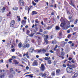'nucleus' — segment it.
<instances>
[{
  "label": "nucleus",
  "mask_w": 78,
  "mask_h": 78,
  "mask_svg": "<svg viewBox=\"0 0 78 78\" xmlns=\"http://www.w3.org/2000/svg\"><path fill=\"white\" fill-rule=\"evenodd\" d=\"M60 21L62 22L60 24V27H61L62 28H64V27H66V24H67V22H66V21L63 20L62 17L61 18L60 20Z\"/></svg>",
  "instance_id": "nucleus-1"
},
{
  "label": "nucleus",
  "mask_w": 78,
  "mask_h": 78,
  "mask_svg": "<svg viewBox=\"0 0 78 78\" xmlns=\"http://www.w3.org/2000/svg\"><path fill=\"white\" fill-rule=\"evenodd\" d=\"M73 70V69L71 68L68 67L66 68V72L69 73H71Z\"/></svg>",
  "instance_id": "nucleus-2"
},
{
  "label": "nucleus",
  "mask_w": 78,
  "mask_h": 78,
  "mask_svg": "<svg viewBox=\"0 0 78 78\" xmlns=\"http://www.w3.org/2000/svg\"><path fill=\"white\" fill-rule=\"evenodd\" d=\"M70 21H67V22L66 25L67 28H68L70 27Z\"/></svg>",
  "instance_id": "nucleus-3"
},
{
  "label": "nucleus",
  "mask_w": 78,
  "mask_h": 78,
  "mask_svg": "<svg viewBox=\"0 0 78 78\" xmlns=\"http://www.w3.org/2000/svg\"><path fill=\"white\" fill-rule=\"evenodd\" d=\"M19 2L21 5L22 6H23L24 5V3H23V0H20L19 1Z\"/></svg>",
  "instance_id": "nucleus-4"
},
{
  "label": "nucleus",
  "mask_w": 78,
  "mask_h": 78,
  "mask_svg": "<svg viewBox=\"0 0 78 78\" xmlns=\"http://www.w3.org/2000/svg\"><path fill=\"white\" fill-rule=\"evenodd\" d=\"M41 66L40 67V69H41L42 71H44L45 70V66L43 64H42Z\"/></svg>",
  "instance_id": "nucleus-5"
},
{
  "label": "nucleus",
  "mask_w": 78,
  "mask_h": 78,
  "mask_svg": "<svg viewBox=\"0 0 78 78\" xmlns=\"http://www.w3.org/2000/svg\"><path fill=\"white\" fill-rule=\"evenodd\" d=\"M37 65V62L35 60L33 62L32 65L33 66H36Z\"/></svg>",
  "instance_id": "nucleus-6"
},
{
  "label": "nucleus",
  "mask_w": 78,
  "mask_h": 78,
  "mask_svg": "<svg viewBox=\"0 0 78 78\" xmlns=\"http://www.w3.org/2000/svg\"><path fill=\"white\" fill-rule=\"evenodd\" d=\"M13 62L15 64H19V62L17 61L16 60H14L13 61Z\"/></svg>",
  "instance_id": "nucleus-7"
},
{
  "label": "nucleus",
  "mask_w": 78,
  "mask_h": 78,
  "mask_svg": "<svg viewBox=\"0 0 78 78\" xmlns=\"http://www.w3.org/2000/svg\"><path fill=\"white\" fill-rule=\"evenodd\" d=\"M10 72L11 73H12L13 74H14V73H15L14 71V69H13V68H10Z\"/></svg>",
  "instance_id": "nucleus-8"
},
{
  "label": "nucleus",
  "mask_w": 78,
  "mask_h": 78,
  "mask_svg": "<svg viewBox=\"0 0 78 78\" xmlns=\"http://www.w3.org/2000/svg\"><path fill=\"white\" fill-rule=\"evenodd\" d=\"M5 10V8L3 7L2 9H0V12H2L3 13L4 12V11Z\"/></svg>",
  "instance_id": "nucleus-9"
},
{
  "label": "nucleus",
  "mask_w": 78,
  "mask_h": 78,
  "mask_svg": "<svg viewBox=\"0 0 78 78\" xmlns=\"http://www.w3.org/2000/svg\"><path fill=\"white\" fill-rule=\"evenodd\" d=\"M48 76V74L47 73H44L42 75V76L43 77H45V76Z\"/></svg>",
  "instance_id": "nucleus-10"
},
{
  "label": "nucleus",
  "mask_w": 78,
  "mask_h": 78,
  "mask_svg": "<svg viewBox=\"0 0 78 78\" xmlns=\"http://www.w3.org/2000/svg\"><path fill=\"white\" fill-rule=\"evenodd\" d=\"M26 20H23L21 22V23L23 25H24L26 23Z\"/></svg>",
  "instance_id": "nucleus-11"
},
{
  "label": "nucleus",
  "mask_w": 78,
  "mask_h": 78,
  "mask_svg": "<svg viewBox=\"0 0 78 78\" xmlns=\"http://www.w3.org/2000/svg\"><path fill=\"white\" fill-rule=\"evenodd\" d=\"M18 46L19 48H21L22 47V43L20 42V43L18 44Z\"/></svg>",
  "instance_id": "nucleus-12"
},
{
  "label": "nucleus",
  "mask_w": 78,
  "mask_h": 78,
  "mask_svg": "<svg viewBox=\"0 0 78 78\" xmlns=\"http://www.w3.org/2000/svg\"><path fill=\"white\" fill-rule=\"evenodd\" d=\"M33 50H34V49H33V48H30V49H29V52H30V53H32Z\"/></svg>",
  "instance_id": "nucleus-13"
},
{
  "label": "nucleus",
  "mask_w": 78,
  "mask_h": 78,
  "mask_svg": "<svg viewBox=\"0 0 78 78\" xmlns=\"http://www.w3.org/2000/svg\"><path fill=\"white\" fill-rule=\"evenodd\" d=\"M34 14H37V12H36V11H33L32 12V16L34 15Z\"/></svg>",
  "instance_id": "nucleus-14"
},
{
  "label": "nucleus",
  "mask_w": 78,
  "mask_h": 78,
  "mask_svg": "<svg viewBox=\"0 0 78 78\" xmlns=\"http://www.w3.org/2000/svg\"><path fill=\"white\" fill-rule=\"evenodd\" d=\"M70 2H71V3L70 4L71 5H72V6H73L74 7L75 6L73 4V1H72V0H70Z\"/></svg>",
  "instance_id": "nucleus-15"
},
{
  "label": "nucleus",
  "mask_w": 78,
  "mask_h": 78,
  "mask_svg": "<svg viewBox=\"0 0 78 78\" xmlns=\"http://www.w3.org/2000/svg\"><path fill=\"white\" fill-rule=\"evenodd\" d=\"M25 9H26V10H28V13H29V11H30V8H29V7H26Z\"/></svg>",
  "instance_id": "nucleus-16"
},
{
  "label": "nucleus",
  "mask_w": 78,
  "mask_h": 78,
  "mask_svg": "<svg viewBox=\"0 0 78 78\" xmlns=\"http://www.w3.org/2000/svg\"><path fill=\"white\" fill-rule=\"evenodd\" d=\"M10 23L14 25V24H15V21L14 20L12 21Z\"/></svg>",
  "instance_id": "nucleus-17"
},
{
  "label": "nucleus",
  "mask_w": 78,
  "mask_h": 78,
  "mask_svg": "<svg viewBox=\"0 0 78 78\" xmlns=\"http://www.w3.org/2000/svg\"><path fill=\"white\" fill-rule=\"evenodd\" d=\"M44 41L46 42V44H47L48 43V40L47 38H44Z\"/></svg>",
  "instance_id": "nucleus-18"
},
{
  "label": "nucleus",
  "mask_w": 78,
  "mask_h": 78,
  "mask_svg": "<svg viewBox=\"0 0 78 78\" xmlns=\"http://www.w3.org/2000/svg\"><path fill=\"white\" fill-rule=\"evenodd\" d=\"M29 41V39L28 38H27L25 41V44H27Z\"/></svg>",
  "instance_id": "nucleus-19"
},
{
  "label": "nucleus",
  "mask_w": 78,
  "mask_h": 78,
  "mask_svg": "<svg viewBox=\"0 0 78 78\" xmlns=\"http://www.w3.org/2000/svg\"><path fill=\"white\" fill-rule=\"evenodd\" d=\"M60 72V69H57L56 71V73L57 74H58Z\"/></svg>",
  "instance_id": "nucleus-20"
},
{
  "label": "nucleus",
  "mask_w": 78,
  "mask_h": 78,
  "mask_svg": "<svg viewBox=\"0 0 78 78\" xmlns=\"http://www.w3.org/2000/svg\"><path fill=\"white\" fill-rule=\"evenodd\" d=\"M55 29L56 30H59L60 29L59 27L58 26L55 27Z\"/></svg>",
  "instance_id": "nucleus-21"
},
{
  "label": "nucleus",
  "mask_w": 78,
  "mask_h": 78,
  "mask_svg": "<svg viewBox=\"0 0 78 78\" xmlns=\"http://www.w3.org/2000/svg\"><path fill=\"white\" fill-rule=\"evenodd\" d=\"M22 60L23 61L25 62V61H27V58H22Z\"/></svg>",
  "instance_id": "nucleus-22"
},
{
  "label": "nucleus",
  "mask_w": 78,
  "mask_h": 78,
  "mask_svg": "<svg viewBox=\"0 0 78 78\" xmlns=\"http://www.w3.org/2000/svg\"><path fill=\"white\" fill-rule=\"evenodd\" d=\"M51 28H52V27L51 26L50 27L48 26V27L47 29V30H50V29H51Z\"/></svg>",
  "instance_id": "nucleus-23"
},
{
  "label": "nucleus",
  "mask_w": 78,
  "mask_h": 78,
  "mask_svg": "<svg viewBox=\"0 0 78 78\" xmlns=\"http://www.w3.org/2000/svg\"><path fill=\"white\" fill-rule=\"evenodd\" d=\"M51 75L52 76H55V72H52L51 73Z\"/></svg>",
  "instance_id": "nucleus-24"
},
{
  "label": "nucleus",
  "mask_w": 78,
  "mask_h": 78,
  "mask_svg": "<svg viewBox=\"0 0 78 78\" xmlns=\"http://www.w3.org/2000/svg\"><path fill=\"white\" fill-rule=\"evenodd\" d=\"M34 33L33 34L31 33V34H29V36L30 37H33V35H34Z\"/></svg>",
  "instance_id": "nucleus-25"
},
{
  "label": "nucleus",
  "mask_w": 78,
  "mask_h": 78,
  "mask_svg": "<svg viewBox=\"0 0 78 78\" xmlns=\"http://www.w3.org/2000/svg\"><path fill=\"white\" fill-rule=\"evenodd\" d=\"M17 18H18V22H20V16H17Z\"/></svg>",
  "instance_id": "nucleus-26"
},
{
  "label": "nucleus",
  "mask_w": 78,
  "mask_h": 78,
  "mask_svg": "<svg viewBox=\"0 0 78 78\" xmlns=\"http://www.w3.org/2000/svg\"><path fill=\"white\" fill-rule=\"evenodd\" d=\"M62 45L63 46V47H64V45H65V42L64 41H62Z\"/></svg>",
  "instance_id": "nucleus-27"
},
{
  "label": "nucleus",
  "mask_w": 78,
  "mask_h": 78,
  "mask_svg": "<svg viewBox=\"0 0 78 78\" xmlns=\"http://www.w3.org/2000/svg\"><path fill=\"white\" fill-rule=\"evenodd\" d=\"M13 10H14V11L17 10V7H15L13 8Z\"/></svg>",
  "instance_id": "nucleus-28"
},
{
  "label": "nucleus",
  "mask_w": 78,
  "mask_h": 78,
  "mask_svg": "<svg viewBox=\"0 0 78 78\" xmlns=\"http://www.w3.org/2000/svg\"><path fill=\"white\" fill-rule=\"evenodd\" d=\"M48 62L49 64H51V60H49L48 61Z\"/></svg>",
  "instance_id": "nucleus-29"
},
{
  "label": "nucleus",
  "mask_w": 78,
  "mask_h": 78,
  "mask_svg": "<svg viewBox=\"0 0 78 78\" xmlns=\"http://www.w3.org/2000/svg\"><path fill=\"white\" fill-rule=\"evenodd\" d=\"M5 76L4 74H2L1 76H0V78H3V77Z\"/></svg>",
  "instance_id": "nucleus-30"
},
{
  "label": "nucleus",
  "mask_w": 78,
  "mask_h": 78,
  "mask_svg": "<svg viewBox=\"0 0 78 78\" xmlns=\"http://www.w3.org/2000/svg\"><path fill=\"white\" fill-rule=\"evenodd\" d=\"M37 51H38V53H41V51H42V49H41L40 50H37Z\"/></svg>",
  "instance_id": "nucleus-31"
},
{
  "label": "nucleus",
  "mask_w": 78,
  "mask_h": 78,
  "mask_svg": "<svg viewBox=\"0 0 78 78\" xmlns=\"http://www.w3.org/2000/svg\"><path fill=\"white\" fill-rule=\"evenodd\" d=\"M14 26V25L13 24H11V23H10V27H13Z\"/></svg>",
  "instance_id": "nucleus-32"
},
{
  "label": "nucleus",
  "mask_w": 78,
  "mask_h": 78,
  "mask_svg": "<svg viewBox=\"0 0 78 78\" xmlns=\"http://www.w3.org/2000/svg\"><path fill=\"white\" fill-rule=\"evenodd\" d=\"M35 22L36 23H39V20H37V19L35 20Z\"/></svg>",
  "instance_id": "nucleus-33"
},
{
  "label": "nucleus",
  "mask_w": 78,
  "mask_h": 78,
  "mask_svg": "<svg viewBox=\"0 0 78 78\" xmlns=\"http://www.w3.org/2000/svg\"><path fill=\"white\" fill-rule=\"evenodd\" d=\"M13 77V75H12V74L10 75L9 76V78H12Z\"/></svg>",
  "instance_id": "nucleus-34"
},
{
  "label": "nucleus",
  "mask_w": 78,
  "mask_h": 78,
  "mask_svg": "<svg viewBox=\"0 0 78 78\" xmlns=\"http://www.w3.org/2000/svg\"><path fill=\"white\" fill-rule=\"evenodd\" d=\"M74 31H76L78 30V28L76 27H74Z\"/></svg>",
  "instance_id": "nucleus-35"
},
{
  "label": "nucleus",
  "mask_w": 78,
  "mask_h": 78,
  "mask_svg": "<svg viewBox=\"0 0 78 78\" xmlns=\"http://www.w3.org/2000/svg\"><path fill=\"white\" fill-rule=\"evenodd\" d=\"M77 22H78V20L76 19L75 20V22L74 23V24H76V23H77Z\"/></svg>",
  "instance_id": "nucleus-36"
},
{
  "label": "nucleus",
  "mask_w": 78,
  "mask_h": 78,
  "mask_svg": "<svg viewBox=\"0 0 78 78\" xmlns=\"http://www.w3.org/2000/svg\"><path fill=\"white\" fill-rule=\"evenodd\" d=\"M42 50V51H44V52H46V50L44 49H41Z\"/></svg>",
  "instance_id": "nucleus-37"
},
{
  "label": "nucleus",
  "mask_w": 78,
  "mask_h": 78,
  "mask_svg": "<svg viewBox=\"0 0 78 78\" xmlns=\"http://www.w3.org/2000/svg\"><path fill=\"white\" fill-rule=\"evenodd\" d=\"M61 55L62 56H64V52H62V53H61Z\"/></svg>",
  "instance_id": "nucleus-38"
},
{
  "label": "nucleus",
  "mask_w": 78,
  "mask_h": 78,
  "mask_svg": "<svg viewBox=\"0 0 78 78\" xmlns=\"http://www.w3.org/2000/svg\"><path fill=\"white\" fill-rule=\"evenodd\" d=\"M71 37V35L70 34H69L68 35L67 37L68 38H69Z\"/></svg>",
  "instance_id": "nucleus-39"
},
{
  "label": "nucleus",
  "mask_w": 78,
  "mask_h": 78,
  "mask_svg": "<svg viewBox=\"0 0 78 78\" xmlns=\"http://www.w3.org/2000/svg\"><path fill=\"white\" fill-rule=\"evenodd\" d=\"M77 74L76 73V74H75L74 75V76H74V77H76V76H77Z\"/></svg>",
  "instance_id": "nucleus-40"
},
{
  "label": "nucleus",
  "mask_w": 78,
  "mask_h": 78,
  "mask_svg": "<svg viewBox=\"0 0 78 78\" xmlns=\"http://www.w3.org/2000/svg\"><path fill=\"white\" fill-rule=\"evenodd\" d=\"M12 58H10V59H9V62H12L11 61H12Z\"/></svg>",
  "instance_id": "nucleus-41"
},
{
  "label": "nucleus",
  "mask_w": 78,
  "mask_h": 78,
  "mask_svg": "<svg viewBox=\"0 0 78 78\" xmlns=\"http://www.w3.org/2000/svg\"><path fill=\"white\" fill-rule=\"evenodd\" d=\"M30 46V44H26V47H28Z\"/></svg>",
  "instance_id": "nucleus-42"
},
{
  "label": "nucleus",
  "mask_w": 78,
  "mask_h": 78,
  "mask_svg": "<svg viewBox=\"0 0 78 78\" xmlns=\"http://www.w3.org/2000/svg\"><path fill=\"white\" fill-rule=\"evenodd\" d=\"M12 58H13V59H16V56H12Z\"/></svg>",
  "instance_id": "nucleus-43"
},
{
  "label": "nucleus",
  "mask_w": 78,
  "mask_h": 78,
  "mask_svg": "<svg viewBox=\"0 0 78 78\" xmlns=\"http://www.w3.org/2000/svg\"><path fill=\"white\" fill-rule=\"evenodd\" d=\"M2 18L1 16H0V23L1 22V21H2Z\"/></svg>",
  "instance_id": "nucleus-44"
},
{
  "label": "nucleus",
  "mask_w": 78,
  "mask_h": 78,
  "mask_svg": "<svg viewBox=\"0 0 78 78\" xmlns=\"http://www.w3.org/2000/svg\"><path fill=\"white\" fill-rule=\"evenodd\" d=\"M45 55L46 56H49V53L45 54Z\"/></svg>",
  "instance_id": "nucleus-45"
},
{
  "label": "nucleus",
  "mask_w": 78,
  "mask_h": 78,
  "mask_svg": "<svg viewBox=\"0 0 78 78\" xmlns=\"http://www.w3.org/2000/svg\"><path fill=\"white\" fill-rule=\"evenodd\" d=\"M63 66L64 67H66V65L65 64H63Z\"/></svg>",
  "instance_id": "nucleus-46"
},
{
  "label": "nucleus",
  "mask_w": 78,
  "mask_h": 78,
  "mask_svg": "<svg viewBox=\"0 0 78 78\" xmlns=\"http://www.w3.org/2000/svg\"><path fill=\"white\" fill-rule=\"evenodd\" d=\"M70 32V30H67V32L68 33H69Z\"/></svg>",
  "instance_id": "nucleus-47"
},
{
  "label": "nucleus",
  "mask_w": 78,
  "mask_h": 78,
  "mask_svg": "<svg viewBox=\"0 0 78 78\" xmlns=\"http://www.w3.org/2000/svg\"><path fill=\"white\" fill-rule=\"evenodd\" d=\"M27 34H29L30 33V31L28 30H27Z\"/></svg>",
  "instance_id": "nucleus-48"
},
{
  "label": "nucleus",
  "mask_w": 78,
  "mask_h": 78,
  "mask_svg": "<svg viewBox=\"0 0 78 78\" xmlns=\"http://www.w3.org/2000/svg\"><path fill=\"white\" fill-rule=\"evenodd\" d=\"M50 58L49 57H47L48 61H49Z\"/></svg>",
  "instance_id": "nucleus-49"
},
{
  "label": "nucleus",
  "mask_w": 78,
  "mask_h": 78,
  "mask_svg": "<svg viewBox=\"0 0 78 78\" xmlns=\"http://www.w3.org/2000/svg\"><path fill=\"white\" fill-rule=\"evenodd\" d=\"M46 38L45 39H48V36L46 35Z\"/></svg>",
  "instance_id": "nucleus-50"
},
{
  "label": "nucleus",
  "mask_w": 78,
  "mask_h": 78,
  "mask_svg": "<svg viewBox=\"0 0 78 78\" xmlns=\"http://www.w3.org/2000/svg\"><path fill=\"white\" fill-rule=\"evenodd\" d=\"M69 19H72V16H69Z\"/></svg>",
  "instance_id": "nucleus-51"
},
{
  "label": "nucleus",
  "mask_w": 78,
  "mask_h": 78,
  "mask_svg": "<svg viewBox=\"0 0 78 78\" xmlns=\"http://www.w3.org/2000/svg\"><path fill=\"white\" fill-rule=\"evenodd\" d=\"M18 56H20L21 57L22 56V55L20 54H18Z\"/></svg>",
  "instance_id": "nucleus-52"
},
{
  "label": "nucleus",
  "mask_w": 78,
  "mask_h": 78,
  "mask_svg": "<svg viewBox=\"0 0 78 78\" xmlns=\"http://www.w3.org/2000/svg\"><path fill=\"white\" fill-rule=\"evenodd\" d=\"M26 69L27 70H28V69H29V67H28V66L26 67Z\"/></svg>",
  "instance_id": "nucleus-53"
},
{
  "label": "nucleus",
  "mask_w": 78,
  "mask_h": 78,
  "mask_svg": "<svg viewBox=\"0 0 78 78\" xmlns=\"http://www.w3.org/2000/svg\"><path fill=\"white\" fill-rule=\"evenodd\" d=\"M32 3L34 5V6H35V5H36V3L33 2H32Z\"/></svg>",
  "instance_id": "nucleus-54"
},
{
  "label": "nucleus",
  "mask_w": 78,
  "mask_h": 78,
  "mask_svg": "<svg viewBox=\"0 0 78 78\" xmlns=\"http://www.w3.org/2000/svg\"><path fill=\"white\" fill-rule=\"evenodd\" d=\"M72 58L70 57L69 58V61H71V60H72Z\"/></svg>",
  "instance_id": "nucleus-55"
},
{
  "label": "nucleus",
  "mask_w": 78,
  "mask_h": 78,
  "mask_svg": "<svg viewBox=\"0 0 78 78\" xmlns=\"http://www.w3.org/2000/svg\"><path fill=\"white\" fill-rule=\"evenodd\" d=\"M53 35H51V39H52V38H53Z\"/></svg>",
  "instance_id": "nucleus-56"
},
{
  "label": "nucleus",
  "mask_w": 78,
  "mask_h": 78,
  "mask_svg": "<svg viewBox=\"0 0 78 78\" xmlns=\"http://www.w3.org/2000/svg\"><path fill=\"white\" fill-rule=\"evenodd\" d=\"M50 51L51 53H54V52H53V51H52V50H50Z\"/></svg>",
  "instance_id": "nucleus-57"
},
{
  "label": "nucleus",
  "mask_w": 78,
  "mask_h": 78,
  "mask_svg": "<svg viewBox=\"0 0 78 78\" xmlns=\"http://www.w3.org/2000/svg\"><path fill=\"white\" fill-rule=\"evenodd\" d=\"M12 52H14V51H15V49H13L12 50Z\"/></svg>",
  "instance_id": "nucleus-58"
},
{
  "label": "nucleus",
  "mask_w": 78,
  "mask_h": 78,
  "mask_svg": "<svg viewBox=\"0 0 78 78\" xmlns=\"http://www.w3.org/2000/svg\"><path fill=\"white\" fill-rule=\"evenodd\" d=\"M37 39H38V40H39L41 38H40V37H37Z\"/></svg>",
  "instance_id": "nucleus-59"
},
{
  "label": "nucleus",
  "mask_w": 78,
  "mask_h": 78,
  "mask_svg": "<svg viewBox=\"0 0 78 78\" xmlns=\"http://www.w3.org/2000/svg\"><path fill=\"white\" fill-rule=\"evenodd\" d=\"M16 43H17L18 42H19V41L18 40V39H16Z\"/></svg>",
  "instance_id": "nucleus-60"
},
{
  "label": "nucleus",
  "mask_w": 78,
  "mask_h": 78,
  "mask_svg": "<svg viewBox=\"0 0 78 78\" xmlns=\"http://www.w3.org/2000/svg\"><path fill=\"white\" fill-rule=\"evenodd\" d=\"M61 35H62V32H60L59 33V36H61Z\"/></svg>",
  "instance_id": "nucleus-61"
},
{
  "label": "nucleus",
  "mask_w": 78,
  "mask_h": 78,
  "mask_svg": "<svg viewBox=\"0 0 78 78\" xmlns=\"http://www.w3.org/2000/svg\"><path fill=\"white\" fill-rule=\"evenodd\" d=\"M69 44H72V41H69L68 42Z\"/></svg>",
  "instance_id": "nucleus-62"
},
{
  "label": "nucleus",
  "mask_w": 78,
  "mask_h": 78,
  "mask_svg": "<svg viewBox=\"0 0 78 78\" xmlns=\"http://www.w3.org/2000/svg\"><path fill=\"white\" fill-rule=\"evenodd\" d=\"M45 60L46 61H47V57H45L44 58Z\"/></svg>",
  "instance_id": "nucleus-63"
},
{
  "label": "nucleus",
  "mask_w": 78,
  "mask_h": 78,
  "mask_svg": "<svg viewBox=\"0 0 78 78\" xmlns=\"http://www.w3.org/2000/svg\"><path fill=\"white\" fill-rule=\"evenodd\" d=\"M1 62H3V60L2 59L0 60Z\"/></svg>",
  "instance_id": "nucleus-64"
}]
</instances>
